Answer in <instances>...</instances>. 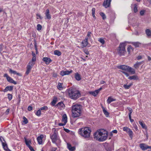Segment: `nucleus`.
Masks as SVG:
<instances>
[{
    "mask_svg": "<svg viewBox=\"0 0 151 151\" xmlns=\"http://www.w3.org/2000/svg\"><path fill=\"white\" fill-rule=\"evenodd\" d=\"M99 136L97 135V132L95 133L94 134V138H96L100 142L103 141L105 140L107 138L108 136V132H107L104 130L103 129H101L98 131Z\"/></svg>",
    "mask_w": 151,
    "mask_h": 151,
    "instance_id": "nucleus-1",
    "label": "nucleus"
},
{
    "mask_svg": "<svg viewBox=\"0 0 151 151\" xmlns=\"http://www.w3.org/2000/svg\"><path fill=\"white\" fill-rule=\"evenodd\" d=\"M72 116L74 118L80 116L81 113L82 106L80 104H75L72 107Z\"/></svg>",
    "mask_w": 151,
    "mask_h": 151,
    "instance_id": "nucleus-2",
    "label": "nucleus"
},
{
    "mask_svg": "<svg viewBox=\"0 0 151 151\" xmlns=\"http://www.w3.org/2000/svg\"><path fill=\"white\" fill-rule=\"evenodd\" d=\"M68 93L70 97L75 100L81 96L79 91L75 88H70L68 90Z\"/></svg>",
    "mask_w": 151,
    "mask_h": 151,
    "instance_id": "nucleus-3",
    "label": "nucleus"
},
{
    "mask_svg": "<svg viewBox=\"0 0 151 151\" xmlns=\"http://www.w3.org/2000/svg\"><path fill=\"white\" fill-rule=\"evenodd\" d=\"M91 132L90 128L88 127L80 128L78 131L79 134L81 136L85 138L90 137Z\"/></svg>",
    "mask_w": 151,
    "mask_h": 151,
    "instance_id": "nucleus-4",
    "label": "nucleus"
},
{
    "mask_svg": "<svg viewBox=\"0 0 151 151\" xmlns=\"http://www.w3.org/2000/svg\"><path fill=\"white\" fill-rule=\"evenodd\" d=\"M125 43H121L117 49L118 54L120 56L124 55L126 52L125 50Z\"/></svg>",
    "mask_w": 151,
    "mask_h": 151,
    "instance_id": "nucleus-5",
    "label": "nucleus"
},
{
    "mask_svg": "<svg viewBox=\"0 0 151 151\" xmlns=\"http://www.w3.org/2000/svg\"><path fill=\"white\" fill-rule=\"evenodd\" d=\"M50 138L52 139V142L54 143H56V141L58 139L57 136V132L55 130L52 135H50Z\"/></svg>",
    "mask_w": 151,
    "mask_h": 151,
    "instance_id": "nucleus-6",
    "label": "nucleus"
},
{
    "mask_svg": "<svg viewBox=\"0 0 151 151\" xmlns=\"http://www.w3.org/2000/svg\"><path fill=\"white\" fill-rule=\"evenodd\" d=\"M141 149L143 150H145L148 149H151V146H149L145 143H141L139 145Z\"/></svg>",
    "mask_w": 151,
    "mask_h": 151,
    "instance_id": "nucleus-7",
    "label": "nucleus"
},
{
    "mask_svg": "<svg viewBox=\"0 0 151 151\" xmlns=\"http://www.w3.org/2000/svg\"><path fill=\"white\" fill-rule=\"evenodd\" d=\"M65 106V105L62 102H59L55 105V107L59 109L60 110L63 109Z\"/></svg>",
    "mask_w": 151,
    "mask_h": 151,
    "instance_id": "nucleus-8",
    "label": "nucleus"
},
{
    "mask_svg": "<svg viewBox=\"0 0 151 151\" xmlns=\"http://www.w3.org/2000/svg\"><path fill=\"white\" fill-rule=\"evenodd\" d=\"M111 0H105L103 2V5L105 8H107L110 6Z\"/></svg>",
    "mask_w": 151,
    "mask_h": 151,
    "instance_id": "nucleus-9",
    "label": "nucleus"
},
{
    "mask_svg": "<svg viewBox=\"0 0 151 151\" xmlns=\"http://www.w3.org/2000/svg\"><path fill=\"white\" fill-rule=\"evenodd\" d=\"M81 44L82 45V48L86 47L88 44V37H86L85 39L83 40L82 41Z\"/></svg>",
    "mask_w": 151,
    "mask_h": 151,
    "instance_id": "nucleus-10",
    "label": "nucleus"
},
{
    "mask_svg": "<svg viewBox=\"0 0 151 151\" xmlns=\"http://www.w3.org/2000/svg\"><path fill=\"white\" fill-rule=\"evenodd\" d=\"M72 72V70L70 71L66 70L65 71L62 70L61 71L60 74L61 76H63L64 75H69Z\"/></svg>",
    "mask_w": 151,
    "mask_h": 151,
    "instance_id": "nucleus-11",
    "label": "nucleus"
},
{
    "mask_svg": "<svg viewBox=\"0 0 151 151\" xmlns=\"http://www.w3.org/2000/svg\"><path fill=\"white\" fill-rule=\"evenodd\" d=\"M129 66L125 65H120L118 66H117V68L119 69H121L125 71L128 70Z\"/></svg>",
    "mask_w": 151,
    "mask_h": 151,
    "instance_id": "nucleus-12",
    "label": "nucleus"
},
{
    "mask_svg": "<svg viewBox=\"0 0 151 151\" xmlns=\"http://www.w3.org/2000/svg\"><path fill=\"white\" fill-rule=\"evenodd\" d=\"M42 60L47 65L49 64L52 61L50 58L47 57H44L42 59Z\"/></svg>",
    "mask_w": 151,
    "mask_h": 151,
    "instance_id": "nucleus-13",
    "label": "nucleus"
},
{
    "mask_svg": "<svg viewBox=\"0 0 151 151\" xmlns=\"http://www.w3.org/2000/svg\"><path fill=\"white\" fill-rule=\"evenodd\" d=\"M44 137L43 135H40V136H38L37 138V141L38 142V143L40 145H41L42 143V139Z\"/></svg>",
    "mask_w": 151,
    "mask_h": 151,
    "instance_id": "nucleus-14",
    "label": "nucleus"
},
{
    "mask_svg": "<svg viewBox=\"0 0 151 151\" xmlns=\"http://www.w3.org/2000/svg\"><path fill=\"white\" fill-rule=\"evenodd\" d=\"M46 18L50 19L51 18V16L50 14V12L49 9H47L45 13Z\"/></svg>",
    "mask_w": 151,
    "mask_h": 151,
    "instance_id": "nucleus-15",
    "label": "nucleus"
},
{
    "mask_svg": "<svg viewBox=\"0 0 151 151\" xmlns=\"http://www.w3.org/2000/svg\"><path fill=\"white\" fill-rule=\"evenodd\" d=\"M13 88V86H7L4 90L3 91L4 92L7 91H12Z\"/></svg>",
    "mask_w": 151,
    "mask_h": 151,
    "instance_id": "nucleus-16",
    "label": "nucleus"
},
{
    "mask_svg": "<svg viewBox=\"0 0 151 151\" xmlns=\"http://www.w3.org/2000/svg\"><path fill=\"white\" fill-rule=\"evenodd\" d=\"M131 43L133 45H134L135 47H138L141 45V43L138 42H132Z\"/></svg>",
    "mask_w": 151,
    "mask_h": 151,
    "instance_id": "nucleus-17",
    "label": "nucleus"
},
{
    "mask_svg": "<svg viewBox=\"0 0 151 151\" xmlns=\"http://www.w3.org/2000/svg\"><path fill=\"white\" fill-rule=\"evenodd\" d=\"M9 71L11 73H13L14 74H16L19 76H22V75L20 73H17L16 71L12 69H10L9 70Z\"/></svg>",
    "mask_w": 151,
    "mask_h": 151,
    "instance_id": "nucleus-18",
    "label": "nucleus"
},
{
    "mask_svg": "<svg viewBox=\"0 0 151 151\" xmlns=\"http://www.w3.org/2000/svg\"><path fill=\"white\" fill-rule=\"evenodd\" d=\"M3 148L6 151H11V150L8 148L7 144L6 142L5 143H2V144Z\"/></svg>",
    "mask_w": 151,
    "mask_h": 151,
    "instance_id": "nucleus-19",
    "label": "nucleus"
},
{
    "mask_svg": "<svg viewBox=\"0 0 151 151\" xmlns=\"http://www.w3.org/2000/svg\"><path fill=\"white\" fill-rule=\"evenodd\" d=\"M127 71L130 72L132 74H134L135 73V70L133 68L129 66Z\"/></svg>",
    "mask_w": 151,
    "mask_h": 151,
    "instance_id": "nucleus-20",
    "label": "nucleus"
},
{
    "mask_svg": "<svg viewBox=\"0 0 151 151\" xmlns=\"http://www.w3.org/2000/svg\"><path fill=\"white\" fill-rule=\"evenodd\" d=\"M7 81L9 82L13 83L15 85H16L17 84V83L16 81H14L12 78L9 77L7 79Z\"/></svg>",
    "mask_w": 151,
    "mask_h": 151,
    "instance_id": "nucleus-21",
    "label": "nucleus"
},
{
    "mask_svg": "<svg viewBox=\"0 0 151 151\" xmlns=\"http://www.w3.org/2000/svg\"><path fill=\"white\" fill-rule=\"evenodd\" d=\"M139 123L142 126L143 129H147V127L145 124L144 123V122L142 121H139Z\"/></svg>",
    "mask_w": 151,
    "mask_h": 151,
    "instance_id": "nucleus-22",
    "label": "nucleus"
},
{
    "mask_svg": "<svg viewBox=\"0 0 151 151\" xmlns=\"http://www.w3.org/2000/svg\"><path fill=\"white\" fill-rule=\"evenodd\" d=\"M145 33L148 37H151V31L150 29H146L145 30Z\"/></svg>",
    "mask_w": 151,
    "mask_h": 151,
    "instance_id": "nucleus-23",
    "label": "nucleus"
},
{
    "mask_svg": "<svg viewBox=\"0 0 151 151\" xmlns=\"http://www.w3.org/2000/svg\"><path fill=\"white\" fill-rule=\"evenodd\" d=\"M128 78L130 80H137L138 79V77L136 75H133L130 76L128 77Z\"/></svg>",
    "mask_w": 151,
    "mask_h": 151,
    "instance_id": "nucleus-24",
    "label": "nucleus"
},
{
    "mask_svg": "<svg viewBox=\"0 0 151 151\" xmlns=\"http://www.w3.org/2000/svg\"><path fill=\"white\" fill-rule=\"evenodd\" d=\"M62 121L66 123L67 122V117L66 115L64 114L62 116Z\"/></svg>",
    "mask_w": 151,
    "mask_h": 151,
    "instance_id": "nucleus-25",
    "label": "nucleus"
},
{
    "mask_svg": "<svg viewBox=\"0 0 151 151\" xmlns=\"http://www.w3.org/2000/svg\"><path fill=\"white\" fill-rule=\"evenodd\" d=\"M75 79L77 81H80L81 79V75L78 73L75 74Z\"/></svg>",
    "mask_w": 151,
    "mask_h": 151,
    "instance_id": "nucleus-26",
    "label": "nucleus"
},
{
    "mask_svg": "<svg viewBox=\"0 0 151 151\" xmlns=\"http://www.w3.org/2000/svg\"><path fill=\"white\" fill-rule=\"evenodd\" d=\"M115 101L116 99L112 98L111 97H109L107 100V102L108 104H110L111 102Z\"/></svg>",
    "mask_w": 151,
    "mask_h": 151,
    "instance_id": "nucleus-27",
    "label": "nucleus"
},
{
    "mask_svg": "<svg viewBox=\"0 0 151 151\" xmlns=\"http://www.w3.org/2000/svg\"><path fill=\"white\" fill-rule=\"evenodd\" d=\"M131 139H132L133 133L132 131L130 129L127 133Z\"/></svg>",
    "mask_w": 151,
    "mask_h": 151,
    "instance_id": "nucleus-28",
    "label": "nucleus"
},
{
    "mask_svg": "<svg viewBox=\"0 0 151 151\" xmlns=\"http://www.w3.org/2000/svg\"><path fill=\"white\" fill-rule=\"evenodd\" d=\"M32 68L30 66H27V70L25 73L26 75H28L30 72Z\"/></svg>",
    "mask_w": 151,
    "mask_h": 151,
    "instance_id": "nucleus-29",
    "label": "nucleus"
},
{
    "mask_svg": "<svg viewBox=\"0 0 151 151\" xmlns=\"http://www.w3.org/2000/svg\"><path fill=\"white\" fill-rule=\"evenodd\" d=\"M102 108L103 109V111L104 114L106 117L108 116L109 115V113L105 109V108L103 106H102Z\"/></svg>",
    "mask_w": 151,
    "mask_h": 151,
    "instance_id": "nucleus-30",
    "label": "nucleus"
},
{
    "mask_svg": "<svg viewBox=\"0 0 151 151\" xmlns=\"http://www.w3.org/2000/svg\"><path fill=\"white\" fill-rule=\"evenodd\" d=\"M32 61H35L36 59V55L34 52H32Z\"/></svg>",
    "mask_w": 151,
    "mask_h": 151,
    "instance_id": "nucleus-31",
    "label": "nucleus"
},
{
    "mask_svg": "<svg viewBox=\"0 0 151 151\" xmlns=\"http://www.w3.org/2000/svg\"><path fill=\"white\" fill-rule=\"evenodd\" d=\"M54 54L58 56H60L61 55V52L58 50H56L54 51Z\"/></svg>",
    "mask_w": 151,
    "mask_h": 151,
    "instance_id": "nucleus-32",
    "label": "nucleus"
},
{
    "mask_svg": "<svg viewBox=\"0 0 151 151\" xmlns=\"http://www.w3.org/2000/svg\"><path fill=\"white\" fill-rule=\"evenodd\" d=\"M132 85V83H130L129 85L124 84L123 86L124 88L125 89H128L130 88L131 86Z\"/></svg>",
    "mask_w": 151,
    "mask_h": 151,
    "instance_id": "nucleus-33",
    "label": "nucleus"
},
{
    "mask_svg": "<svg viewBox=\"0 0 151 151\" xmlns=\"http://www.w3.org/2000/svg\"><path fill=\"white\" fill-rule=\"evenodd\" d=\"M35 61H33L32 60V61L29 62V63L28 65H27L28 66H30L32 68L33 66L35 64V63L34 62Z\"/></svg>",
    "mask_w": 151,
    "mask_h": 151,
    "instance_id": "nucleus-34",
    "label": "nucleus"
},
{
    "mask_svg": "<svg viewBox=\"0 0 151 151\" xmlns=\"http://www.w3.org/2000/svg\"><path fill=\"white\" fill-rule=\"evenodd\" d=\"M57 100V98H54L53 101L51 102L52 105L53 106H54L56 104V102Z\"/></svg>",
    "mask_w": 151,
    "mask_h": 151,
    "instance_id": "nucleus-35",
    "label": "nucleus"
},
{
    "mask_svg": "<svg viewBox=\"0 0 151 151\" xmlns=\"http://www.w3.org/2000/svg\"><path fill=\"white\" fill-rule=\"evenodd\" d=\"M92 15L93 17L96 19V17L95 15V9L94 8H92Z\"/></svg>",
    "mask_w": 151,
    "mask_h": 151,
    "instance_id": "nucleus-36",
    "label": "nucleus"
},
{
    "mask_svg": "<svg viewBox=\"0 0 151 151\" xmlns=\"http://www.w3.org/2000/svg\"><path fill=\"white\" fill-rule=\"evenodd\" d=\"M62 84L60 83H58V88L60 90H61L63 89V88L62 86Z\"/></svg>",
    "mask_w": 151,
    "mask_h": 151,
    "instance_id": "nucleus-37",
    "label": "nucleus"
},
{
    "mask_svg": "<svg viewBox=\"0 0 151 151\" xmlns=\"http://www.w3.org/2000/svg\"><path fill=\"white\" fill-rule=\"evenodd\" d=\"M23 122L24 124H27L28 123L27 119L25 116L23 117Z\"/></svg>",
    "mask_w": 151,
    "mask_h": 151,
    "instance_id": "nucleus-38",
    "label": "nucleus"
},
{
    "mask_svg": "<svg viewBox=\"0 0 151 151\" xmlns=\"http://www.w3.org/2000/svg\"><path fill=\"white\" fill-rule=\"evenodd\" d=\"M100 15L102 17V19H104L106 18V16L105 14L102 12H101L100 13Z\"/></svg>",
    "mask_w": 151,
    "mask_h": 151,
    "instance_id": "nucleus-39",
    "label": "nucleus"
},
{
    "mask_svg": "<svg viewBox=\"0 0 151 151\" xmlns=\"http://www.w3.org/2000/svg\"><path fill=\"white\" fill-rule=\"evenodd\" d=\"M25 139V142L26 144V145L27 146V147H29V146H30V144L31 143V142L30 141H27L26 139Z\"/></svg>",
    "mask_w": 151,
    "mask_h": 151,
    "instance_id": "nucleus-40",
    "label": "nucleus"
},
{
    "mask_svg": "<svg viewBox=\"0 0 151 151\" xmlns=\"http://www.w3.org/2000/svg\"><path fill=\"white\" fill-rule=\"evenodd\" d=\"M129 129L130 128L127 127H124L123 128V130L126 132L127 133L128 132V131H129Z\"/></svg>",
    "mask_w": 151,
    "mask_h": 151,
    "instance_id": "nucleus-41",
    "label": "nucleus"
},
{
    "mask_svg": "<svg viewBox=\"0 0 151 151\" xmlns=\"http://www.w3.org/2000/svg\"><path fill=\"white\" fill-rule=\"evenodd\" d=\"M41 111L45 110L46 111L48 110V107L47 106H44L42 107L39 109Z\"/></svg>",
    "mask_w": 151,
    "mask_h": 151,
    "instance_id": "nucleus-42",
    "label": "nucleus"
},
{
    "mask_svg": "<svg viewBox=\"0 0 151 151\" xmlns=\"http://www.w3.org/2000/svg\"><path fill=\"white\" fill-rule=\"evenodd\" d=\"M35 114L36 115L38 116H40L41 114V111L39 109L36 112Z\"/></svg>",
    "mask_w": 151,
    "mask_h": 151,
    "instance_id": "nucleus-43",
    "label": "nucleus"
},
{
    "mask_svg": "<svg viewBox=\"0 0 151 151\" xmlns=\"http://www.w3.org/2000/svg\"><path fill=\"white\" fill-rule=\"evenodd\" d=\"M42 28V26L40 24H37V29L38 31L41 30Z\"/></svg>",
    "mask_w": 151,
    "mask_h": 151,
    "instance_id": "nucleus-44",
    "label": "nucleus"
},
{
    "mask_svg": "<svg viewBox=\"0 0 151 151\" xmlns=\"http://www.w3.org/2000/svg\"><path fill=\"white\" fill-rule=\"evenodd\" d=\"M137 5L136 4H134V11L135 13H136L137 12Z\"/></svg>",
    "mask_w": 151,
    "mask_h": 151,
    "instance_id": "nucleus-45",
    "label": "nucleus"
},
{
    "mask_svg": "<svg viewBox=\"0 0 151 151\" xmlns=\"http://www.w3.org/2000/svg\"><path fill=\"white\" fill-rule=\"evenodd\" d=\"M7 96H8V98L9 100V101H10L11 100V99H12V95L11 94H10V93H8L7 94Z\"/></svg>",
    "mask_w": 151,
    "mask_h": 151,
    "instance_id": "nucleus-46",
    "label": "nucleus"
},
{
    "mask_svg": "<svg viewBox=\"0 0 151 151\" xmlns=\"http://www.w3.org/2000/svg\"><path fill=\"white\" fill-rule=\"evenodd\" d=\"M91 33L90 32H88L86 37H88V39H90L91 37Z\"/></svg>",
    "mask_w": 151,
    "mask_h": 151,
    "instance_id": "nucleus-47",
    "label": "nucleus"
},
{
    "mask_svg": "<svg viewBox=\"0 0 151 151\" xmlns=\"http://www.w3.org/2000/svg\"><path fill=\"white\" fill-rule=\"evenodd\" d=\"M89 93L93 96H96L97 95V94H96L95 91H89Z\"/></svg>",
    "mask_w": 151,
    "mask_h": 151,
    "instance_id": "nucleus-48",
    "label": "nucleus"
},
{
    "mask_svg": "<svg viewBox=\"0 0 151 151\" xmlns=\"http://www.w3.org/2000/svg\"><path fill=\"white\" fill-rule=\"evenodd\" d=\"M139 65L137 63V62H136V63L134 64V67L135 68V69H138L139 67Z\"/></svg>",
    "mask_w": 151,
    "mask_h": 151,
    "instance_id": "nucleus-49",
    "label": "nucleus"
},
{
    "mask_svg": "<svg viewBox=\"0 0 151 151\" xmlns=\"http://www.w3.org/2000/svg\"><path fill=\"white\" fill-rule=\"evenodd\" d=\"M0 141L2 142V143H5V141L4 138L1 136L0 137Z\"/></svg>",
    "mask_w": 151,
    "mask_h": 151,
    "instance_id": "nucleus-50",
    "label": "nucleus"
},
{
    "mask_svg": "<svg viewBox=\"0 0 151 151\" xmlns=\"http://www.w3.org/2000/svg\"><path fill=\"white\" fill-rule=\"evenodd\" d=\"M99 41L102 44H104V42H105L104 40L103 39L100 38V39H99Z\"/></svg>",
    "mask_w": 151,
    "mask_h": 151,
    "instance_id": "nucleus-51",
    "label": "nucleus"
},
{
    "mask_svg": "<svg viewBox=\"0 0 151 151\" xmlns=\"http://www.w3.org/2000/svg\"><path fill=\"white\" fill-rule=\"evenodd\" d=\"M145 13V11L144 10H142L140 12V14L141 16H143L144 15Z\"/></svg>",
    "mask_w": 151,
    "mask_h": 151,
    "instance_id": "nucleus-52",
    "label": "nucleus"
},
{
    "mask_svg": "<svg viewBox=\"0 0 151 151\" xmlns=\"http://www.w3.org/2000/svg\"><path fill=\"white\" fill-rule=\"evenodd\" d=\"M31 151H35L33 147L31 146H29L28 147Z\"/></svg>",
    "mask_w": 151,
    "mask_h": 151,
    "instance_id": "nucleus-53",
    "label": "nucleus"
},
{
    "mask_svg": "<svg viewBox=\"0 0 151 151\" xmlns=\"http://www.w3.org/2000/svg\"><path fill=\"white\" fill-rule=\"evenodd\" d=\"M76 149V147H71L70 149V150L71 151H73L74 150Z\"/></svg>",
    "mask_w": 151,
    "mask_h": 151,
    "instance_id": "nucleus-54",
    "label": "nucleus"
},
{
    "mask_svg": "<svg viewBox=\"0 0 151 151\" xmlns=\"http://www.w3.org/2000/svg\"><path fill=\"white\" fill-rule=\"evenodd\" d=\"M52 76L54 77H55V78L57 77V73H54V72L52 74Z\"/></svg>",
    "mask_w": 151,
    "mask_h": 151,
    "instance_id": "nucleus-55",
    "label": "nucleus"
},
{
    "mask_svg": "<svg viewBox=\"0 0 151 151\" xmlns=\"http://www.w3.org/2000/svg\"><path fill=\"white\" fill-rule=\"evenodd\" d=\"M122 72L127 77H128L129 76V74L125 72L124 71H122Z\"/></svg>",
    "mask_w": 151,
    "mask_h": 151,
    "instance_id": "nucleus-56",
    "label": "nucleus"
},
{
    "mask_svg": "<svg viewBox=\"0 0 151 151\" xmlns=\"http://www.w3.org/2000/svg\"><path fill=\"white\" fill-rule=\"evenodd\" d=\"M32 107L31 106H29L27 108V110L29 111H31L32 109Z\"/></svg>",
    "mask_w": 151,
    "mask_h": 151,
    "instance_id": "nucleus-57",
    "label": "nucleus"
},
{
    "mask_svg": "<svg viewBox=\"0 0 151 151\" xmlns=\"http://www.w3.org/2000/svg\"><path fill=\"white\" fill-rule=\"evenodd\" d=\"M66 124V123H65L64 122L63 123H59L58 125L59 126H63L65 125Z\"/></svg>",
    "mask_w": 151,
    "mask_h": 151,
    "instance_id": "nucleus-58",
    "label": "nucleus"
},
{
    "mask_svg": "<svg viewBox=\"0 0 151 151\" xmlns=\"http://www.w3.org/2000/svg\"><path fill=\"white\" fill-rule=\"evenodd\" d=\"M36 15L37 17H39L40 19H42V17L40 16V14L37 13L36 14Z\"/></svg>",
    "mask_w": 151,
    "mask_h": 151,
    "instance_id": "nucleus-59",
    "label": "nucleus"
},
{
    "mask_svg": "<svg viewBox=\"0 0 151 151\" xmlns=\"http://www.w3.org/2000/svg\"><path fill=\"white\" fill-rule=\"evenodd\" d=\"M137 63L140 66L142 64L144 63V61H142V62H137Z\"/></svg>",
    "mask_w": 151,
    "mask_h": 151,
    "instance_id": "nucleus-60",
    "label": "nucleus"
},
{
    "mask_svg": "<svg viewBox=\"0 0 151 151\" xmlns=\"http://www.w3.org/2000/svg\"><path fill=\"white\" fill-rule=\"evenodd\" d=\"M4 77H6V79H7L8 78V77H9V76H8V75L7 74V73H5V74H4Z\"/></svg>",
    "mask_w": 151,
    "mask_h": 151,
    "instance_id": "nucleus-61",
    "label": "nucleus"
},
{
    "mask_svg": "<svg viewBox=\"0 0 151 151\" xmlns=\"http://www.w3.org/2000/svg\"><path fill=\"white\" fill-rule=\"evenodd\" d=\"M142 58V57L140 55L138 56L137 58V59L138 60H139Z\"/></svg>",
    "mask_w": 151,
    "mask_h": 151,
    "instance_id": "nucleus-62",
    "label": "nucleus"
},
{
    "mask_svg": "<svg viewBox=\"0 0 151 151\" xmlns=\"http://www.w3.org/2000/svg\"><path fill=\"white\" fill-rule=\"evenodd\" d=\"M69 150L72 147L70 144H67Z\"/></svg>",
    "mask_w": 151,
    "mask_h": 151,
    "instance_id": "nucleus-63",
    "label": "nucleus"
},
{
    "mask_svg": "<svg viewBox=\"0 0 151 151\" xmlns=\"http://www.w3.org/2000/svg\"><path fill=\"white\" fill-rule=\"evenodd\" d=\"M9 109H7V110L6 111V114H7L9 113Z\"/></svg>",
    "mask_w": 151,
    "mask_h": 151,
    "instance_id": "nucleus-64",
    "label": "nucleus"
}]
</instances>
